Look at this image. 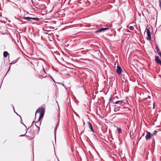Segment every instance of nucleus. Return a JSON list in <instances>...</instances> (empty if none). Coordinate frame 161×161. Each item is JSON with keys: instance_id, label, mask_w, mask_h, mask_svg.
Returning <instances> with one entry per match:
<instances>
[{"instance_id": "f257e3e1", "label": "nucleus", "mask_w": 161, "mask_h": 161, "mask_svg": "<svg viewBox=\"0 0 161 161\" xmlns=\"http://www.w3.org/2000/svg\"><path fill=\"white\" fill-rule=\"evenodd\" d=\"M45 112V109L43 108H38L36 111V113H40V116L39 118V120H40L42 119L43 117Z\"/></svg>"}, {"instance_id": "f03ea898", "label": "nucleus", "mask_w": 161, "mask_h": 161, "mask_svg": "<svg viewBox=\"0 0 161 161\" xmlns=\"http://www.w3.org/2000/svg\"><path fill=\"white\" fill-rule=\"evenodd\" d=\"M145 32H146L147 37V39L148 40H151V33L150 31V28H147L146 29Z\"/></svg>"}, {"instance_id": "7ed1b4c3", "label": "nucleus", "mask_w": 161, "mask_h": 161, "mask_svg": "<svg viewBox=\"0 0 161 161\" xmlns=\"http://www.w3.org/2000/svg\"><path fill=\"white\" fill-rule=\"evenodd\" d=\"M146 135L145 136V138L147 140H150L151 137V134L150 132L148 131H146Z\"/></svg>"}, {"instance_id": "20e7f679", "label": "nucleus", "mask_w": 161, "mask_h": 161, "mask_svg": "<svg viewBox=\"0 0 161 161\" xmlns=\"http://www.w3.org/2000/svg\"><path fill=\"white\" fill-rule=\"evenodd\" d=\"M121 71H122V69H121V67L119 66H117V69H116V71H117V73L118 74L120 75L121 74Z\"/></svg>"}, {"instance_id": "39448f33", "label": "nucleus", "mask_w": 161, "mask_h": 161, "mask_svg": "<svg viewBox=\"0 0 161 161\" xmlns=\"http://www.w3.org/2000/svg\"><path fill=\"white\" fill-rule=\"evenodd\" d=\"M35 125L36 126V131H34V132L35 133V134H38L40 130V128L39 127L37 126L36 124H35Z\"/></svg>"}, {"instance_id": "423d86ee", "label": "nucleus", "mask_w": 161, "mask_h": 161, "mask_svg": "<svg viewBox=\"0 0 161 161\" xmlns=\"http://www.w3.org/2000/svg\"><path fill=\"white\" fill-rule=\"evenodd\" d=\"M108 29V28H100L99 29H98L96 31V32H100L102 31H104V30H107Z\"/></svg>"}, {"instance_id": "0eeeda50", "label": "nucleus", "mask_w": 161, "mask_h": 161, "mask_svg": "<svg viewBox=\"0 0 161 161\" xmlns=\"http://www.w3.org/2000/svg\"><path fill=\"white\" fill-rule=\"evenodd\" d=\"M155 60L156 62L161 65V61L160 60L158 56H156L155 58Z\"/></svg>"}, {"instance_id": "6e6552de", "label": "nucleus", "mask_w": 161, "mask_h": 161, "mask_svg": "<svg viewBox=\"0 0 161 161\" xmlns=\"http://www.w3.org/2000/svg\"><path fill=\"white\" fill-rule=\"evenodd\" d=\"M23 19L25 20H27L29 21L30 22L32 21L31 20V18L29 17H24L23 18Z\"/></svg>"}, {"instance_id": "1a4fd4ad", "label": "nucleus", "mask_w": 161, "mask_h": 161, "mask_svg": "<svg viewBox=\"0 0 161 161\" xmlns=\"http://www.w3.org/2000/svg\"><path fill=\"white\" fill-rule=\"evenodd\" d=\"M88 124L89 126V128L91 129V130L93 132V133H94V130L93 129L92 126L90 122H88Z\"/></svg>"}, {"instance_id": "9d476101", "label": "nucleus", "mask_w": 161, "mask_h": 161, "mask_svg": "<svg viewBox=\"0 0 161 161\" xmlns=\"http://www.w3.org/2000/svg\"><path fill=\"white\" fill-rule=\"evenodd\" d=\"M8 55H9V54L7 52H4L3 53V55L4 57H6L8 56Z\"/></svg>"}, {"instance_id": "9b49d317", "label": "nucleus", "mask_w": 161, "mask_h": 161, "mask_svg": "<svg viewBox=\"0 0 161 161\" xmlns=\"http://www.w3.org/2000/svg\"><path fill=\"white\" fill-rule=\"evenodd\" d=\"M123 102V101L122 100V101H118L116 102H115V103L116 104H119L120 105Z\"/></svg>"}, {"instance_id": "f8f14e48", "label": "nucleus", "mask_w": 161, "mask_h": 161, "mask_svg": "<svg viewBox=\"0 0 161 161\" xmlns=\"http://www.w3.org/2000/svg\"><path fill=\"white\" fill-rule=\"evenodd\" d=\"M40 19L37 18H31V20H33L36 21H38Z\"/></svg>"}, {"instance_id": "ddd939ff", "label": "nucleus", "mask_w": 161, "mask_h": 161, "mask_svg": "<svg viewBox=\"0 0 161 161\" xmlns=\"http://www.w3.org/2000/svg\"><path fill=\"white\" fill-rule=\"evenodd\" d=\"M57 126H58V125H56V127L55 128V130H54V136H55V141H56V130H57Z\"/></svg>"}, {"instance_id": "4468645a", "label": "nucleus", "mask_w": 161, "mask_h": 161, "mask_svg": "<svg viewBox=\"0 0 161 161\" xmlns=\"http://www.w3.org/2000/svg\"><path fill=\"white\" fill-rule=\"evenodd\" d=\"M119 133H122V130L120 128H118L117 129Z\"/></svg>"}, {"instance_id": "2eb2a0df", "label": "nucleus", "mask_w": 161, "mask_h": 161, "mask_svg": "<svg viewBox=\"0 0 161 161\" xmlns=\"http://www.w3.org/2000/svg\"><path fill=\"white\" fill-rule=\"evenodd\" d=\"M129 28L131 30H133L134 29V27L133 26H130Z\"/></svg>"}, {"instance_id": "dca6fc26", "label": "nucleus", "mask_w": 161, "mask_h": 161, "mask_svg": "<svg viewBox=\"0 0 161 161\" xmlns=\"http://www.w3.org/2000/svg\"><path fill=\"white\" fill-rule=\"evenodd\" d=\"M159 5L161 8V0H159Z\"/></svg>"}, {"instance_id": "f3484780", "label": "nucleus", "mask_w": 161, "mask_h": 161, "mask_svg": "<svg viewBox=\"0 0 161 161\" xmlns=\"http://www.w3.org/2000/svg\"><path fill=\"white\" fill-rule=\"evenodd\" d=\"M119 110H117L116 108H115L114 109V111L115 112H117Z\"/></svg>"}, {"instance_id": "a211bd4d", "label": "nucleus", "mask_w": 161, "mask_h": 161, "mask_svg": "<svg viewBox=\"0 0 161 161\" xmlns=\"http://www.w3.org/2000/svg\"><path fill=\"white\" fill-rule=\"evenodd\" d=\"M57 83H58V84H60V85H62L64 87H65L64 86V85L63 84H62V83H58V82H57Z\"/></svg>"}, {"instance_id": "6ab92c4d", "label": "nucleus", "mask_w": 161, "mask_h": 161, "mask_svg": "<svg viewBox=\"0 0 161 161\" xmlns=\"http://www.w3.org/2000/svg\"><path fill=\"white\" fill-rule=\"evenodd\" d=\"M157 133V131L156 130H155L153 133V134L154 135H155Z\"/></svg>"}, {"instance_id": "aec40b11", "label": "nucleus", "mask_w": 161, "mask_h": 161, "mask_svg": "<svg viewBox=\"0 0 161 161\" xmlns=\"http://www.w3.org/2000/svg\"><path fill=\"white\" fill-rule=\"evenodd\" d=\"M13 108L14 112L18 115L15 112V110L14 109V106H13Z\"/></svg>"}, {"instance_id": "412c9836", "label": "nucleus", "mask_w": 161, "mask_h": 161, "mask_svg": "<svg viewBox=\"0 0 161 161\" xmlns=\"http://www.w3.org/2000/svg\"><path fill=\"white\" fill-rule=\"evenodd\" d=\"M155 108V103H153V109H154Z\"/></svg>"}, {"instance_id": "4be33fe9", "label": "nucleus", "mask_w": 161, "mask_h": 161, "mask_svg": "<svg viewBox=\"0 0 161 161\" xmlns=\"http://www.w3.org/2000/svg\"><path fill=\"white\" fill-rule=\"evenodd\" d=\"M25 134H24V135H20V136H24L25 135Z\"/></svg>"}, {"instance_id": "5701e85b", "label": "nucleus", "mask_w": 161, "mask_h": 161, "mask_svg": "<svg viewBox=\"0 0 161 161\" xmlns=\"http://www.w3.org/2000/svg\"><path fill=\"white\" fill-rule=\"evenodd\" d=\"M157 50L158 52V50H159L158 48V47H157Z\"/></svg>"}, {"instance_id": "b1692460", "label": "nucleus", "mask_w": 161, "mask_h": 161, "mask_svg": "<svg viewBox=\"0 0 161 161\" xmlns=\"http://www.w3.org/2000/svg\"><path fill=\"white\" fill-rule=\"evenodd\" d=\"M159 54V55H160V56L161 58V53H158Z\"/></svg>"}, {"instance_id": "393cba45", "label": "nucleus", "mask_w": 161, "mask_h": 161, "mask_svg": "<svg viewBox=\"0 0 161 161\" xmlns=\"http://www.w3.org/2000/svg\"><path fill=\"white\" fill-rule=\"evenodd\" d=\"M10 67H11V66L10 65V66H9V68L8 70V71H9V70H10Z\"/></svg>"}, {"instance_id": "a878e982", "label": "nucleus", "mask_w": 161, "mask_h": 161, "mask_svg": "<svg viewBox=\"0 0 161 161\" xmlns=\"http://www.w3.org/2000/svg\"><path fill=\"white\" fill-rule=\"evenodd\" d=\"M22 124L23 125H24L26 129H27V127H26V125L25 124H24L23 123H22Z\"/></svg>"}, {"instance_id": "bb28decb", "label": "nucleus", "mask_w": 161, "mask_h": 161, "mask_svg": "<svg viewBox=\"0 0 161 161\" xmlns=\"http://www.w3.org/2000/svg\"><path fill=\"white\" fill-rule=\"evenodd\" d=\"M69 103L70 104V97L69 98Z\"/></svg>"}, {"instance_id": "cd10ccee", "label": "nucleus", "mask_w": 161, "mask_h": 161, "mask_svg": "<svg viewBox=\"0 0 161 161\" xmlns=\"http://www.w3.org/2000/svg\"><path fill=\"white\" fill-rule=\"evenodd\" d=\"M14 62H12L11 63H10V64H14Z\"/></svg>"}, {"instance_id": "c85d7f7f", "label": "nucleus", "mask_w": 161, "mask_h": 161, "mask_svg": "<svg viewBox=\"0 0 161 161\" xmlns=\"http://www.w3.org/2000/svg\"><path fill=\"white\" fill-rule=\"evenodd\" d=\"M111 98H110L109 99V101H111Z\"/></svg>"}, {"instance_id": "c756f323", "label": "nucleus", "mask_w": 161, "mask_h": 161, "mask_svg": "<svg viewBox=\"0 0 161 161\" xmlns=\"http://www.w3.org/2000/svg\"><path fill=\"white\" fill-rule=\"evenodd\" d=\"M34 121H33V122H32V125L31 126H32V125L33 124V123H34Z\"/></svg>"}, {"instance_id": "7c9ffc66", "label": "nucleus", "mask_w": 161, "mask_h": 161, "mask_svg": "<svg viewBox=\"0 0 161 161\" xmlns=\"http://www.w3.org/2000/svg\"><path fill=\"white\" fill-rule=\"evenodd\" d=\"M21 122H20V123H22V121L21 120Z\"/></svg>"}, {"instance_id": "2f4dec72", "label": "nucleus", "mask_w": 161, "mask_h": 161, "mask_svg": "<svg viewBox=\"0 0 161 161\" xmlns=\"http://www.w3.org/2000/svg\"><path fill=\"white\" fill-rule=\"evenodd\" d=\"M21 122H20V123H22V121L21 120Z\"/></svg>"}, {"instance_id": "473e14b6", "label": "nucleus", "mask_w": 161, "mask_h": 161, "mask_svg": "<svg viewBox=\"0 0 161 161\" xmlns=\"http://www.w3.org/2000/svg\"><path fill=\"white\" fill-rule=\"evenodd\" d=\"M21 122H20V123H22V121L21 120Z\"/></svg>"}, {"instance_id": "72a5a7b5", "label": "nucleus", "mask_w": 161, "mask_h": 161, "mask_svg": "<svg viewBox=\"0 0 161 161\" xmlns=\"http://www.w3.org/2000/svg\"><path fill=\"white\" fill-rule=\"evenodd\" d=\"M69 1H70V0H69Z\"/></svg>"}]
</instances>
